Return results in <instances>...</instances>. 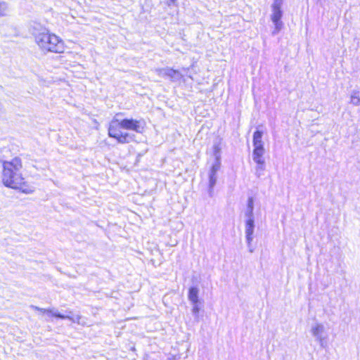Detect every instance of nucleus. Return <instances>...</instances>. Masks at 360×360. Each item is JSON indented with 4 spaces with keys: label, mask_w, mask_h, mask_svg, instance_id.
Segmentation results:
<instances>
[{
    "label": "nucleus",
    "mask_w": 360,
    "mask_h": 360,
    "mask_svg": "<svg viewBox=\"0 0 360 360\" xmlns=\"http://www.w3.org/2000/svg\"><path fill=\"white\" fill-rule=\"evenodd\" d=\"M1 183L5 187L25 194H30L34 191L33 184L22 174L23 162L19 156L1 160Z\"/></svg>",
    "instance_id": "1"
},
{
    "label": "nucleus",
    "mask_w": 360,
    "mask_h": 360,
    "mask_svg": "<svg viewBox=\"0 0 360 360\" xmlns=\"http://www.w3.org/2000/svg\"><path fill=\"white\" fill-rule=\"evenodd\" d=\"M146 122L144 119L125 117L119 120L113 117L108 126V136L120 144H127L134 141V135L128 131L136 134H143L146 131Z\"/></svg>",
    "instance_id": "2"
},
{
    "label": "nucleus",
    "mask_w": 360,
    "mask_h": 360,
    "mask_svg": "<svg viewBox=\"0 0 360 360\" xmlns=\"http://www.w3.org/2000/svg\"><path fill=\"white\" fill-rule=\"evenodd\" d=\"M34 39L41 50L45 52L63 53L66 49L64 41L49 30L38 32L35 34Z\"/></svg>",
    "instance_id": "3"
},
{
    "label": "nucleus",
    "mask_w": 360,
    "mask_h": 360,
    "mask_svg": "<svg viewBox=\"0 0 360 360\" xmlns=\"http://www.w3.org/2000/svg\"><path fill=\"white\" fill-rule=\"evenodd\" d=\"M273 13L271 15V20L275 25L276 31H279L282 27L281 19L282 17L281 1L275 0L272 5Z\"/></svg>",
    "instance_id": "4"
},
{
    "label": "nucleus",
    "mask_w": 360,
    "mask_h": 360,
    "mask_svg": "<svg viewBox=\"0 0 360 360\" xmlns=\"http://www.w3.org/2000/svg\"><path fill=\"white\" fill-rule=\"evenodd\" d=\"M253 160L258 165V167L264 169V146L254 147L253 149Z\"/></svg>",
    "instance_id": "5"
},
{
    "label": "nucleus",
    "mask_w": 360,
    "mask_h": 360,
    "mask_svg": "<svg viewBox=\"0 0 360 360\" xmlns=\"http://www.w3.org/2000/svg\"><path fill=\"white\" fill-rule=\"evenodd\" d=\"M164 76L168 77L172 81H174L181 76V74L177 70L167 68L165 70Z\"/></svg>",
    "instance_id": "6"
},
{
    "label": "nucleus",
    "mask_w": 360,
    "mask_h": 360,
    "mask_svg": "<svg viewBox=\"0 0 360 360\" xmlns=\"http://www.w3.org/2000/svg\"><path fill=\"white\" fill-rule=\"evenodd\" d=\"M262 132L259 130H257L253 134V146L254 147L257 146H264L262 141Z\"/></svg>",
    "instance_id": "7"
},
{
    "label": "nucleus",
    "mask_w": 360,
    "mask_h": 360,
    "mask_svg": "<svg viewBox=\"0 0 360 360\" xmlns=\"http://www.w3.org/2000/svg\"><path fill=\"white\" fill-rule=\"evenodd\" d=\"M188 299L193 303L198 302V290L195 287H191L188 291Z\"/></svg>",
    "instance_id": "8"
},
{
    "label": "nucleus",
    "mask_w": 360,
    "mask_h": 360,
    "mask_svg": "<svg viewBox=\"0 0 360 360\" xmlns=\"http://www.w3.org/2000/svg\"><path fill=\"white\" fill-rule=\"evenodd\" d=\"M254 229V220L252 218H250L246 221V234L247 238L248 240H251V236L253 233Z\"/></svg>",
    "instance_id": "9"
},
{
    "label": "nucleus",
    "mask_w": 360,
    "mask_h": 360,
    "mask_svg": "<svg viewBox=\"0 0 360 360\" xmlns=\"http://www.w3.org/2000/svg\"><path fill=\"white\" fill-rule=\"evenodd\" d=\"M248 207L249 210V214L252 216V210H253V200L252 198H250L248 201Z\"/></svg>",
    "instance_id": "10"
},
{
    "label": "nucleus",
    "mask_w": 360,
    "mask_h": 360,
    "mask_svg": "<svg viewBox=\"0 0 360 360\" xmlns=\"http://www.w3.org/2000/svg\"><path fill=\"white\" fill-rule=\"evenodd\" d=\"M52 316L56 317V318L60 319H65L69 318L67 316H65V315H63V314H58V313H53V314H52Z\"/></svg>",
    "instance_id": "11"
},
{
    "label": "nucleus",
    "mask_w": 360,
    "mask_h": 360,
    "mask_svg": "<svg viewBox=\"0 0 360 360\" xmlns=\"http://www.w3.org/2000/svg\"><path fill=\"white\" fill-rule=\"evenodd\" d=\"M176 2V0H167V4L168 6H172V5H174Z\"/></svg>",
    "instance_id": "12"
},
{
    "label": "nucleus",
    "mask_w": 360,
    "mask_h": 360,
    "mask_svg": "<svg viewBox=\"0 0 360 360\" xmlns=\"http://www.w3.org/2000/svg\"><path fill=\"white\" fill-rule=\"evenodd\" d=\"M4 7L1 3H0V15H2L4 13Z\"/></svg>",
    "instance_id": "13"
},
{
    "label": "nucleus",
    "mask_w": 360,
    "mask_h": 360,
    "mask_svg": "<svg viewBox=\"0 0 360 360\" xmlns=\"http://www.w3.org/2000/svg\"><path fill=\"white\" fill-rule=\"evenodd\" d=\"M38 309V308H37ZM39 310H40L41 311L45 313H50L51 312V310H49V309H39Z\"/></svg>",
    "instance_id": "14"
}]
</instances>
